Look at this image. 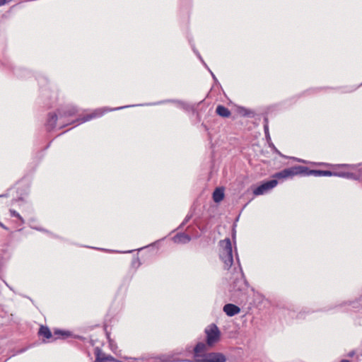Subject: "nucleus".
<instances>
[{
    "mask_svg": "<svg viewBox=\"0 0 362 362\" xmlns=\"http://www.w3.org/2000/svg\"><path fill=\"white\" fill-rule=\"evenodd\" d=\"M303 174L306 175H313L315 177L337 175L336 173H333L329 170H309L308 168L305 173Z\"/></svg>",
    "mask_w": 362,
    "mask_h": 362,
    "instance_id": "6e6552de",
    "label": "nucleus"
},
{
    "mask_svg": "<svg viewBox=\"0 0 362 362\" xmlns=\"http://www.w3.org/2000/svg\"><path fill=\"white\" fill-rule=\"evenodd\" d=\"M341 166H343V167H348V168H349V167H351V165H348V164H343V165H341Z\"/></svg>",
    "mask_w": 362,
    "mask_h": 362,
    "instance_id": "c85d7f7f",
    "label": "nucleus"
},
{
    "mask_svg": "<svg viewBox=\"0 0 362 362\" xmlns=\"http://www.w3.org/2000/svg\"><path fill=\"white\" fill-rule=\"evenodd\" d=\"M173 240L175 243L185 244L191 240V237L185 233H178L173 237Z\"/></svg>",
    "mask_w": 362,
    "mask_h": 362,
    "instance_id": "9b49d317",
    "label": "nucleus"
},
{
    "mask_svg": "<svg viewBox=\"0 0 362 362\" xmlns=\"http://www.w3.org/2000/svg\"><path fill=\"white\" fill-rule=\"evenodd\" d=\"M224 197L223 189L220 188L216 189L213 193V199L215 202H220Z\"/></svg>",
    "mask_w": 362,
    "mask_h": 362,
    "instance_id": "4468645a",
    "label": "nucleus"
},
{
    "mask_svg": "<svg viewBox=\"0 0 362 362\" xmlns=\"http://www.w3.org/2000/svg\"><path fill=\"white\" fill-rule=\"evenodd\" d=\"M219 257L225 269H230L233 263V248L231 241L226 238L219 242Z\"/></svg>",
    "mask_w": 362,
    "mask_h": 362,
    "instance_id": "7ed1b4c3",
    "label": "nucleus"
},
{
    "mask_svg": "<svg viewBox=\"0 0 362 362\" xmlns=\"http://www.w3.org/2000/svg\"><path fill=\"white\" fill-rule=\"evenodd\" d=\"M264 129L265 136H266L267 140H269L270 139V136H269V133L268 125L265 124L264 127Z\"/></svg>",
    "mask_w": 362,
    "mask_h": 362,
    "instance_id": "6ab92c4d",
    "label": "nucleus"
},
{
    "mask_svg": "<svg viewBox=\"0 0 362 362\" xmlns=\"http://www.w3.org/2000/svg\"><path fill=\"white\" fill-rule=\"evenodd\" d=\"M194 359L188 360L181 358L180 356H186V354L183 351H175L172 353L165 354L160 355L156 359V362H226V356L218 352H211L206 354L205 352H200L199 356H196L194 354Z\"/></svg>",
    "mask_w": 362,
    "mask_h": 362,
    "instance_id": "f257e3e1",
    "label": "nucleus"
},
{
    "mask_svg": "<svg viewBox=\"0 0 362 362\" xmlns=\"http://www.w3.org/2000/svg\"><path fill=\"white\" fill-rule=\"evenodd\" d=\"M54 334L61 335L62 338H66L70 335V333L69 332L61 331L57 329L54 331Z\"/></svg>",
    "mask_w": 362,
    "mask_h": 362,
    "instance_id": "f3484780",
    "label": "nucleus"
},
{
    "mask_svg": "<svg viewBox=\"0 0 362 362\" xmlns=\"http://www.w3.org/2000/svg\"><path fill=\"white\" fill-rule=\"evenodd\" d=\"M127 360L129 361V362H131L130 361H136L140 360V358H126ZM141 360L144 361V358H141Z\"/></svg>",
    "mask_w": 362,
    "mask_h": 362,
    "instance_id": "4be33fe9",
    "label": "nucleus"
},
{
    "mask_svg": "<svg viewBox=\"0 0 362 362\" xmlns=\"http://www.w3.org/2000/svg\"><path fill=\"white\" fill-rule=\"evenodd\" d=\"M95 362H123L122 360H116L110 355L98 352Z\"/></svg>",
    "mask_w": 362,
    "mask_h": 362,
    "instance_id": "1a4fd4ad",
    "label": "nucleus"
},
{
    "mask_svg": "<svg viewBox=\"0 0 362 362\" xmlns=\"http://www.w3.org/2000/svg\"><path fill=\"white\" fill-rule=\"evenodd\" d=\"M128 107H129L128 105H126V106H123V107H116L114 109L98 108V109L95 110L92 113L86 115V116H84L83 117L78 118L77 119V122H78L79 123H83V122H88L89 120H91L93 119L100 117L103 116L107 111L121 110V109L127 108Z\"/></svg>",
    "mask_w": 362,
    "mask_h": 362,
    "instance_id": "423d86ee",
    "label": "nucleus"
},
{
    "mask_svg": "<svg viewBox=\"0 0 362 362\" xmlns=\"http://www.w3.org/2000/svg\"><path fill=\"white\" fill-rule=\"evenodd\" d=\"M209 71H210V73H211V76H212L213 78H214L215 81H216V76H214V74H213V72H212L210 69H209Z\"/></svg>",
    "mask_w": 362,
    "mask_h": 362,
    "instance_id": "bb28decb",
    "label": "nucleus"
},
{
    "mask_svg": "<svg viewBox=\"0 0 362 362\" xmlns=\"http://www.w3.org/2000/svg\"><path fill=\"white\" fill-rule=\"evenodd\" d=\"M206 342H199L194 348V354L199 356L200 352H206L213 347L221 339V332L215 324H211L205 328Z\"/></svg>",
    "mask_w": 362,
    "mask_h": 362,
    "instance_id": "f03ea898",
    "label": "nucleus"
},
{
    "mask_svg": "<svg viewBox=\"0 0 362 362\" xmlns=\"http://www.w3.org/2000/svg\"><path fill=\"white\" fill-rule=\"evenodd\" d=\"M7 3V0H0V6L6 4Z\"/></svg>",
    "mask_w": 362,
    "mask_h": 362,
    "instance_id": "b1692460",
    "label": "nucleus"
},
{
    "mask_svg": "<svg viewBox=\"0 0 362 362\" xmlns=\"http://www.w3.org/2000/svg\"><path fill=\"white\" fill-rule=\"evenodd\" d=\"M240 112L243 115H249V111L247 110H245V109H243V111H241Z\"/></svg>",
    "mask_w": 362,
    "mask_h": 362,
    "instance_id": "5701e85b",
    "label": "nucleus"
},
{
    "mask_svg": "<svg viewBox=\"0 0 362 362\" xmlns=\"http://www.w3.org/2000/svg\"><path fill=\"white\" fill-rule=\"evenodd\" d=\"M39 334L46 339H50L52 337V332L47 327L41 326L39 329Z\"/></svg>",
    "mask_w": 362,
    "mask_h": 362,
    "instance_id": "2eb2a0df",
    "label": "nucleus"
},
{
    "mask_svg": "<svg viewBox=\"0 0 362 362\" xmlns=\"http://www.w3.org/2000/svg\"><path fill=\"white\" fill-rule=\"evenodd\" d=\"M223 311L228 316H234L240 313V309L237 305L228 303L224 305Z\"/></svg>",
    "mask_w": 362,
    "mask_h": 362,
    "instance_id": "9d476101",
    "label": "nucleus"
},
{
    "mask_svg": "<svg viewBox=\"0 0 362 362\" xmlns=\"http://www.w3.org/2000/svg\"><path fill=\"white\" fill-rule=\"evenodd\" d=\"M174 103L177 105V107H179L180 108H182L184 110L188 109V105L187 104H185V103H183L182 101L175 100H167L159 101V102H157L155 103H152L151 105H160V104H164V103Z\"/></svg>",
    "mask_w": 362,
    "mask_h": 362,
    "instance_id": "f8f14e48",
    "label": "nucleus"
},
{
    "mask_svg": "<svg viewBox=\"0 0 362 362\" xmlns=\"http://www.w3.org/2000/svg\"><path fill=\"white\" fill-rule=\"evenodd\" d=\"M10 213L12 216L18 218L21 221L22 223L24 222L23 218L21 216V215L15 210H10Z\"/></svg>",
    "mask_w": 362,
    "mask_h": 362,
    "instance_id": "a211bd4d",
    "label": "nucleus"
},
{
    "mask_svg": "<svg viewBox=\"0 0 362 362\" xmlns=\"http://www.w3.org/2000/svg\"><path fill=\"white\" fill-rule=\"evenodd\" d=\"M354 355V352H351L349 354V356L352 357Z\"/></svg>",
    "mask_w": 362,
    "mask_h": 362,
    "instance_id": "c756f323",
    "label": "nucleus"
},
{
    "mask_svg": "<svg viewBox=\"0 0 362 362\" xmlns=\"http://www.w3.org/2000/svg\"><path fill=\"white\" fill-rule=\"evenodd\" d=\"M341 362H349V361L344 359V360H342Z\"/></svg>",
    "mask_w": 362,
    "mask_h": 362,
    "instance_id": "7c9ffc66",
    "label": "nucleus"
},
{
    "mask_svg": "<svg viewBox=\"0 0 362 362\" xmlns=\"http://www.w3.org/2000/svg\"><path fill=\"white\" fill-rule=\"evenodd\" d=\"M197 55H198L199 58L202 60V62L204 64L205 66L206 67V64L204 62V61L202 59L201 56L199 54H197Z\"/></svg>",
    "mask_w": 362,
    "mask_h": 362,
    "instance_id": "cd10ccee",
    "label": "nucleus"
},
{
    "mask_svg": "<svg viewBox=\"0 0 362 362\" xmlns=\"http://www.w3.org/2000/svg\"><path fill=\"white\" fill-rule=\"evenodd\" d=\"M277 184L278 182L275 179L264 182L254 189L253 194L256 196L264 194L274 188Z\"/></svg>",
    "mask_w": 362,
    "mask_h": 362,
    "instance_id": "0eeeda50",
    "label": "nucleus"
},
{
    "mask_svg": "<svg viewBox=\"0 0 362 362\" xmlns=\"http://www.w3.org/2000/svg\"><path fill=\"white\" fill-rule=\"evenodd\" d=\"M31 228H33L37 230H40V231L43 230V229L41 228H37V227H35V226H31Z\"/></svg>",
    "mask_w": 362,
    "mask_h": 362,
    "instance_id": "a878e982",
    "label": "nucleus"
},
{
    "mask_svg": "<svg viewBox=\"0 0 362 362\" xmlns=\"http://www.w3.org/2000/svg\"><path fill=\"white\" fill-rule=\"evenodd\" d=\"M337 173L336 176L345 177L347 179H353V180L357 179V176L353 173Z\"/></svg>",
    "mask_w": 362,
    "mask_h": 362,
    "instance_id": "dca6fc26",
    "label": "nucleus"
},
{
    "mask_svg": "<svg viewBox=\"0 0 362 362\" xmlns=\"http://www.w3.org/2000/svg\"><path fill=\"white\" fill-rule=\"evenodd\" d=\"M308 170V168L302 165H298L291 167L289 168H286L280 172L275 173L273 175V177L276 179H286L288 177H291L294 175H297L299 174L305 173Z\"/></svg>",
    "mask_w": 362,
    "mask_h": 362,
    "instance_id": "39448f33",
    "label": "nucleus"
},
{
    "mask_svg": "<svg viewBox=\"0 0 362 362\" xmlns=\"http://www.w3.org/2000/svg\"><path fill=\"white\" fill-rule=\"evenodd\" d=\"M293 160H297L299 163H307V161L300 158H293Z\"/></svg>",
    "mask_w": 362,
    "mask_h": 362,
    "instance_id": "aec40b11",
    "label": "nucleus"
},
{
    "mask_svg": "<svg viewBox=\"0 0 362 362\" xmlns=\"http://www.w3.org/2000/svg\"><path fill=\"white\" fill-rule=\"evenodd\" d=\"M0 226L5 230H8V228L5 225H4L1 222H0Z\"/></svg>",
    "mask_w": 362,
    "mask_h": 362,
    "instance_id": "393cba45",
    "label": "nucleus"
},
{
    "mask_svg": "<svg viewBox=\"0 0 362 362\" xmlns=\"http://www.w3.org/2000/svg\"><path fill=\"white\" fill-rule=\"evenodd\" d=\"M191 218V216H187L185 220L183 221L182 225H185L188 221Z\"/></svg>",
    "mask_w": 362,
    "mask_h": 362,
    "instance_id": "412c9836",
    "label": "nucleus"
},
{
    "mask_svg": "<svg viewBox=\"0 0 362 362\" xmlns=\"http://www.w3.org/2000/svg\"><path fill=\"white\" fill-rule=\"evenodd\" d=\"M216 112L221 117H229L230 116V110L223 105H218Z\"/></svg>",
    "mask_w": 362,
    "mask_h": 362,
    "instance_id": "ddd939ff",
    "label": "nucleus"
},
{
    "mask_svg": "<svg viewBox=\"0 0 362 362\" xmlns=\"http://www.w3.org/2000/svg\"><path fill=\"white\" fill-rule=\"evenodd\" d=\"M76 112L77 110L75 107H67L64 110H59V115L49 114L47 122V128L49 130L54 129L56 127V123L59 118L62 119L64 117L72 116L75 115Z\"/></svg>",
    "mask_w": 362,
    "mask_h": 362,
    "instance_id": "20e7f679",
    "label": "nucleus"
}]
</instances>
